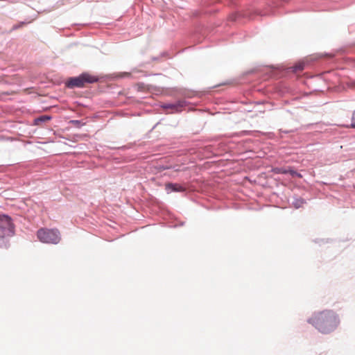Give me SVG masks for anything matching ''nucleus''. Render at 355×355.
Instances as JSON below:
<instances>
[{
  "instance_id": "9",
  "label": "nucleus",
  "mask_w": 355,
  "mask_h": 355,
  "mask_svg": "<svg viewBox=\"0 0 355 355\" xmlns=\"http://www.w3.org/2000/svg\"><path fill=\"white\" fill-rule=\"evenodd\" d=\"M288 173H289L292 176H297L298 178H302V175L292 169L288 170Z\"/></svg>"
},
{
  "instance_id": "1",
  "label": "nucleus",
  "mask_w": 355,
  "mask_h": 355,
  "mask_svg": "<svg viewBox=\"0 0 355 355\" xmlns=\"http://www.w3.org/2000/svg\"><path fill=\"white\" fill-rule=\"evenodd\" d=\"M322 334H328L336 329L339 324L338 315L331 310H324L314 313L308 320Z\"/></svg>"
},
{
  "instance_id": "7",
  "label": "nucleus",
  "mask_w": 355,
  "mask_h": 355,
  "mask_svg": "<svg viewBox=\"0 0 355 355\" xmlns=\"http://www.w3.org/2000/svg\"><path fill=\"white\" fill-rule=\"evenodd\" d=\"M273 172L277 174H280V173L285 174V173H288V170L284 169L283 168H275L273 169Z\"/></svg>"
},
{
  "instance_id": "4",
  "label": "nucleus",
  "mask_w": 355,
  "mask_h": 355,
  "mask_svg": "<svg viewBox=\"0 0 355 355\" xmlns=\"http://www.w3.org/2000/svg\"><path fill=\"white\" fill-rule=\"evenodd\" d=\"M165 189L168 193L174 192H183L186 190V188L179 184L167 183L165 185Z\"/></svg>"
},
{
  "instance_id": "10",
  "label": "nucleus",
  "mask_w": 355,
  "mask_h": 355,
  "mask_svg": "<svg viewBox=\"0 0 355 355\" xmlns=\"http://www.w3.org/2000/svg\"><path fill=\"white\" fill-rule=\"evenodd\" d=\"M351 127L355 128V111L352 114Z\"/></svg>"
},
{
  "instance_id": "3",
  "label": "nucleus",
  "mask_w": 355,
  "mask_h": 355,
  "mask_svg": "<svg viewBox=\"0 0 355 355\" xmlns=\"http://www.w3.org/2000/svg\"><path fill=\"white\" fill-rule=\"evenodd\" d=\"M37 235L39 240L43 243L57 244L60 241V232L55 229H40Z\"/></svg>"
},
{
  "instance_id": "6",
  "label": "nucleus",
  "mask_w": 355,
  "mask_h": 355,
  "mask_svg": "<svg viewBox=\"0 0 355 355\" xmlns=\"http://www.w3.org/2000/svg\"><path fill=\"white\" fill-rule=\"evenodd\" d=\"M305 201L304 199L298 198L294 200V201L293 202V205L297 209L302 207Z\"/></svg>"
},
{
  "instance_id": "11",
  "label": "nucleus",
  "mask_w": 355,
  "mask_h": 355,
  "mask_svg": "<svg viewBox=\"0 0 355 355\" xmlns=\"http://www.w3.org/2000/svg\"><path fill=\"white\" fill-rule=\"evenodd\" d=\"M51 118L49 116H42L40 119H38V120H40V121H46V120H49Z\"/></svg>"
},
{
  "instance_id": "2",
  "label": "nucleus",
  "mask_w": 355,
  "mask_h": 355,
  "mask_svg": "<svg viewBox=\"0 0 355 355\" xmlns=\"http://www.w3.org/2000/svg\"><path fill=\"white\" fill-rule=\"evenodd\" d=\"M98 78L87 73H83L78 77L70 78L67 82L69 88L84 87L87 83H94L98 82Z\"/></svg>"
},
{
  "instance_id": "5",
  "label": "nucleus",
  "mask_w": 355,
  "mask_h": 355,
  "mask_svg": "<svg viewBox=\"0 0 355 355\" xmlns=\"http://www.w3.org/2000/svg\"><path fill=\"white\" fill-rule=\"evenodd\" d=\"M291 69L295 73L302 71L304 69V62H298L295 66L292 67Z\"/></svg>"
},
{
  "instance_id": "8",
  "label": "nucleus",
  "mask_w": 355,
  "mask_h": 355,
  "mask_svg": "<svg viewBox=\"0 0 355 355\" xmlns=\"http://www.w3.org/2000/svg\"><path fill=\"white\" fill-rule=\"evenodd\" d=\"M180 104H168L165 106V107L171 108L175 110V111H178V107H180Z\"/></svg>"
}]
</instances>
